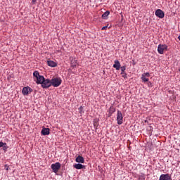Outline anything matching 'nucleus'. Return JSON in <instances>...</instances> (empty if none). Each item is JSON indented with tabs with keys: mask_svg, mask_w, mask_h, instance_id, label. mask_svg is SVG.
I'll use <instances>...</instances> for the list:
<instances>
[{
	"mask_svg": "<svg viewBox=\"0 0 180 180\" xmlns=\"http://www.w3.org/2000/svg\"><path fill=\"white\" fill-rule=\"evenodd\" d=\"M63 82V80H61V78L60 77H55L51 79V83L52 86H54V88H57L61 85V83Z\"/></svg>",
	"mask_w": 180,
	"mask_h": 180,
	"instance_id": "obj_1",
	"label": "nucleus"
},
{
	"mask_svg": "<svg viewBox=\"0 0 180 180\" xmlns=\"http://www.w3.org/2000/svg\"><path fill=\"white\" fill-rule=\"evenodd\" d=\"M33 76L34 78L37 79V84H43V82L44 81V77L41 76L40 74L39 73V71H34L33 72Z\"/></svg>",
	"mask_w": 180,
	"mask_h": 180,
	"instance_id": "obj_2",
	"label": "nucleus"
},
{
	"mask_svg": "<svg viewBox=\"0 0 180 180\" xmlns=\"http://www.w3.org/2000/svg\"><path fill=\"white\" fill-rule=\"evenodd\" d=\"M168 50V46L166 44H159L158 46V52L159 54H164V51Z\"/></svg>",
	"mask_w": 180,
	"mask_h": 180,
	"instance_id": "obj_3",
	"label": "nucleus"
},
{
	"mask_svg": "<svg viewBox=\"0 0 180 180\" xmlns=\"http://www.w3.org/2000/svg\"><path fill=\"white\" fill-rule=\"evenodd\" d=\"M51 168L53 170V172L57 174V172H58V171L61 168V164H60V162H56L51 165Z\"/></svg>",
	"mask_w": 180,
	"mask_h": 180,
	"instance_id": "obj_4",
	"label": "nucleus"
},
{
	"mask_svg": "<svg viewBox=\"0 0 180 180\" xmlns=\"http://www.w3.org/2000/svg\"><path fill=\"white\" fill-rule=\"evenodd\" d=\"M51 85V80L49 79H44V82L41 84L42 88L47 89L50 88V86Z\"/></svg>",
	"mask_w": 180,
	"mask_h": 180,
	"instance_id": "obj_5",
	"label": "nucleus"
},
{
	"mask_svg": "<svg viewBox=\"0 0 180 180\" xmlns=\"http://www.w3.org/2000/svg\"><path fill=\"white\" fill-rule=\"evenodd\" d=\"M117 124H122L123 123V115L120 110H117Z\"/></svg>",
	"mask_w": 180,
	"mask_h": 180,
	"instance_id": "obj_6",
	"label": "nucleus"
},
{
	"mask_svg": "<svg viewBox=\"0 0 180 180\" xmlns=\"http://www.w3.org/2000/svg\"><path fill=\"white\" fill-rule=\"evenodd\" d=\"M22 92V95L27 96L28 94H32V92H33V89H32V88L29 86H25L23 87Z\"/></svg>",
	"mask_w": 180,
	"mask_h": 180,
	"instance_id": "obj_7",
	"label": "nucleus"
},
{
	"mask_svg": "<svg viewBox=\"0 0 180 180\" xmlns=\"http://www.w3.org/2000/svg\"><path fill=\"white\" fill-rule=\"evenodd\" d=\"M155 15L158 18H160V19H163V18L165 16V13L161 9L156 10L155 12Z\"/></svg>",
	"mask_w": 180,
	"mask_h": 180,
	"instance_id": "obj_8",
	"label": "nucleus"
},
{
	"mask_svg": "<svg viewBox=\"0 0 180 180\" xmlns=\"http://www.w3.org/2000/svg\"><path fill=\"white\" fill-rule=\"evenodd\" d=\"M1 147H3L2 148L5 153H6V151H8V149L9 148V146H8V144H6V143L0 141V148Z\"/></svg>",
	"mask_w": 180,
	"mask_h": 180,
	"instance_id": "obj_9",
	"label": "nucleus"
},
{
	"mask_svg": "<svg viewBox=\"0 0 180 180\" xmlns=\"http://www.w3.org/2000/svg\"><path fill=\"white\" fill-rule=\"evenodd\" d=\"M159 180H171V176L169 174H162Z\"/></svg>",
	"mask_w": 180,
	"mask_h": 180,
	"instance_id": "obj_10",
	"label": "nucleus"
},
{
	"mask_svg": "<svg viewBox=\"0 0 180 180\" xmlns=\"http://www.w3.org/2000/svg\"><path fill=\"white\" fill-rule=\"evenodd\" d=\"M41 134L42 136H49L50 134V129L49 128H43Z\"/></svg>",
	"mask_w": 180,
	"mask_h": 180,
	"instance_id": "obj_11",
	"label": "nucleus"
},
{
	"mask_svg": "<svg viewBox=\"0 0 180 180\" xmlns=\"http://www.w3.org/2000/svg\"><path fill=\"white\" fill-rule=\"evenodd\" d=\"M114 64H113V68H115V70H117V71H119V70H120V62H119V60H116L114 61Z\"/></svg>",
	"mask_w": 180,
	"mask_h": 180,
	"instance_id": "obj_12",
	"label": "nucleus"
},
{
	"mask_svg": "<svg viewBox=\"0 0 180 180\" xmlns=\"http://www.w3.org/2000/svg\"><path fill=\"white\" fill-rule=\"evenodd\" d=\"M75 161H76V162L84 164V157H82L81 155H78L76 158Z\"/></svg>",
	"mask_w": 180,
	"mask_h": 180,
	"instance_id": "obj_13",
	"label": "nucleus"
},
{
	"mask_svg": "<svg viewBox=\"0 0 180 180\" xmlns=\"http://www.w3.org/2000/svg\"><path fill=\"white\" fill-rule=\"evenodd\" d=\"M47 65H49V67H57V63L53 61V60H47Z\"/></svg>",
	"mask_w": 180,
	"mask_h": 180,
	"instance_id": "obj_14",
	"label": "nucleus"
},
{
	"mask_svg": "<svg viewBox=\"0 0 180 180\" xmlns=\"http://www.w3.org/2000/svg\"><path fill=\"white\" fill-rule=\"evenodd\" d=\"M84 167V165L79 163L74 165V168H75L76 169H82Z\"/></svg>",
	"mask_w": 180,
	"mask_h": 180,
	"instance_id": "obj_15",
	"label": "nucleus"
},
{
	"mask_svg": "<svg viewBox=\"0 0 180 180\" xmlns=\"http://www.w3.org/2000/svg\"><path fill=\"white\" fill-rule=\"evenodd\" d=\"M110 14V12L109 11H105L103 15L102 18L103 19H107L108 16Z\"/></svg>",
	"mask_w": 180,
	"mask_h": 180,
	"instance_id": "obj_16",
	"label": "nucleus"
},
{
	"mask_svg": "<svg viewBox=\"0 0 180 180\" xmlns=\"http://www.w3.org/2000/svg\"><path fill=\"white\" fill-rule=\"evenodd\" d=\"M141 79H142L143 82H148V81H149L148 77H147L146 76H143V75H141Z\"/></svg>",
	"mask_w": 180,
	"mask_h": 180,
	"instance_id": "obj_17",
	"label": "nucleus"
},
{
	"mask_svg": "<svg viewBox=\"0 0 180 180\" xmlns=\"http://www.w3.org/2000/svg\"><path fill=\"white\" fill-rule=\"evenodd\" d=\"M115 112H116V108H115L114 107H110V113H115Z\"/></svg>",
	"mask_w": 180,
	"mask_h": 180,
	"instance_id": "obj_18",
	"label": "nucleus"
},
{
	"mask_svg": "<svg viewBox=\"0 0 180 180\" xmlns=\"http://www.w3.org/2000/svg\"><path fill=\"white\" fill-rule=\"evenodd\" d=\"M120 68H121V74H123V72H124V71H126V66H122Z\"/></svg>",
	"mask_w": 180,
	"mask_h": 180,
	"instance_id": "obj_19",
	"label": "nucleus"
},
{
	"mask_svg": "<svg viewBox=\"0 0 180 180\" xmlns=\"http://www.w3.org/2000/svg\"><path fill=\"white\" fill-rule=\"evenodd\" d=\"M142 76L146 77L147 78H150V73L149 72L143 73L142 74Z\"/></svg>",
	"mask_w": 180,
	"mask_h": 180,
	"instance_id": "obj_20",
	"label": "nucleus"
},
{
	"mask_svg": "<svg viewBox=\"0 0 180 180\" xmlns=\"http://www.w3.org/2000/svg\"><path fill=\"white\" fill-rule=\"evenodd\" d=\"M79 113H84V111H82V110H84V107L80 106L79 108Z\"/></svg>",
	"mask_w": 180,
	"mask_h": 180,
	"instance_id": "obj_21",
	"label": "nucleus"
},
{
	"mask_svg": "<svg viewBox=\"0 0 180 180\" xmlns=\"http://www.w3.org/2000/svg\"><path fill=\"white\" fill-rule=\"evenodd\" d=\"M121 75H122V78H127V74L126 72H123Z\"/></svg>",
	"mask_w": 180,
	"mask_h": 180,
	"instance_id": "obj_22",
	"label": "nucleus"
},
{
	"mask_svg": "<svg viewBox=\"0 0 180 180\" xmlns=\"http://www.w3.org/2000/svg\"><path fill=\"white\" fill-rule=\"evenodd\" d=\"M108 29V26H104L102 27V30H106Z\"/></svg>",
	"mask_w": 180,
	"mask_h": 180,
	"instance_id": "obj_23",
	"label": "nucleus"
},
{
	"mask_svg": "<svg viewBox=\"0 0 180 180\" xmlns=\"http://www.w3.org/2000/svg\"><path fill=\"white\" fill-rule=\"evenodd\" d=\"M6 169L8 171L9 169V166L6 165Z\"/></svg>",
	"mask_w": 180,
	"mask_h": 180,
	"instance_id": "obj_24",
	"label": "nucleus"
},
{
	"mask_svg": "<svg viewBox=\"0 0 180 180\" xmlns=\"http://www.w3.org/2000/svg\"><path fill=\"white\" fill-rule=\"evenodd\" d=\"M151 85V82H148V86H150Z\"/></svg>",
	"mask_w": 180,
	"mask_h": 180,
	"instance_id": "obj_25",
	"label": "nucleus"
},
{
	"mask_svg": "<svg viewBox=\"0 0 180 180\" xmlns=\"http://www.w3.org/2000/svg\"><path fill=\"white\" fill-rule=\"evenodd\" d=\"M94 126H96V127L98 126V123H97V122H94Z\"/></svg>",
	"mask_w": 180,
	"mask_h": 180,
	"instance_id": "obj_26",
	"label": "nucleus"
},
{
	"mask_svg": "<svg viewBox=\"0 0 180 180\" xmlns=\"http://www.w3.org/2000/svg\"><path fill=\"white\" fill-rule=\"evenodd\" d=\"M32 2H36V0H32Z\"/></svg>",
	"mask_w": 180,
	"mask_h": 180,
	"instance_id": "obj_27",
	"label": "nucleus"
},
{
	"mask_svg": "<svg viewBox=\"0 0 180 180\" xmlns=\"http://www.w3.org/2000/svg\"><path fill=\"white\" fill-rule=\"evenodd\" d=\"M179 71H180V69L179 70Z\"/></svg>",
	"mask_w": 180,
	"mask_h": 180,
	"instance_id": "obj_28",
	"label": "nucleus"
}]
</instances>
